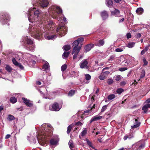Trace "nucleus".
Wrapping results in <instances>:
<instances>
[{"instance_id": "nucleus-47", "label": "nucleus", "mask_w": 150, "mask_h": 150, "mask_svg": "<svg viewBox=\"0 0 150 150\" xmlns=\"http://www.w3.org/2000/svg\"><path fill=\"white\" fill-rule=\"evenodd\" d=\"M142 110L144 111V112L145 113H146L148 110V108H147L146 105L143 106L142 108Z\"/></svg>"}, {"instance_id": "nucleus-10", "label": "nucleus", "mask_w": 150, "mask_h": 150, "mask_svg": "<svg viewBox=\"0 0 150 150\" xmlns=\"http://www.w3.org/2000/svg\"><path fill=\"white\" fill-rule=\"evenodd\" d=\"M56 11L57 13L55 15L54 14L53 15L52 17L56 19L57 18V15L58 14H60L62 13V9L59 7H57Z\"/></svg>"}, {"instance_id": "nucleus-24", "label": "nucleus", "mask_w": 150, "mask_h": 150, "mask_svg": "<svg viewBox=\"0 0 150 150\" xmlns=\"http://www.w3.org/2000/svg\"><path fill=\"white\" fill-rule=\"evenodd\" d=\"M80 50V48L78 49L75 50V51L74 52V55L73 59H75L77 57V55L79 53Z\"/></svg>"}, {"instance_id": "nucleus-20", "label": "nucleus", "mask_w": 150, "mask_h": 150, "mask_svg": "<svg viewBox=\"0 0 150 150\" xmlns=\"http://www.w3.org/2000/svg\"><path fill=\"white\" fill-rule=\"evenodd\" d=\"M106 4L109 7L111 8L113 6V2L112 0H105Z\"/></svg>"}, {"instance_id": "nucleus-55", "label": "nucleus", "mask_w": 150, "mask_h": 150, "mask_svg": "<svg viewBox=\"0 0 150 150\" xmlns=\"http://www.w3.org/2000/svg\"><path fill=\"white\" fill-rule=\"evenodd\" d=\"M17 66L18 67L21 69H24L23 66L20 63H19Z\"/></svg>"}, {"instance_id": "nucleus-5", "label": "nucleus", "mask_w": 150, "mask_h": 150, "mask_svg": "<svg viewBox=\"0 0 150 150\" xmlns=\"http://www.w3.org/2000/svg\"><path fill=\"white\" fill-rule=\"evenodd\" d=\"M37 2L39 6L43 8L47 7L49 4L48 0H38Z\"/></svg>"}, {"instance_id": "nucleus-21", "label": "nucleus", "mask_w": 150, "mask_h": 150, "mask_svg": "<svg viewBox=\"0 0 150 150\" xmlns=\"http://www.w3.org/2000/svg\"><path fill=\"white\" fill-rule=\"evenodd\" d=\"M136 12L138 15H141L144 12V10L142 8H139L136 10Z\"/></svg>"}, {"instance_id": "nucleus-22", "label": "nucleus", "mask_w": 150, "mask_h": 150, "mask_svg": "<svg viewBox=\"0 0 150 150\" xmlns=\"http://www.w3.org/2000/svg\"><path fill=\"white\" fill-rule=\"evenodd\" d=\"M49 64L48 62H46L43 65L42 69L43 70V71H46L47 70L48 68L49 67Z\"/></svg>"}, {"instance_id": "nucleus-43", "label": "nucleus", "mask_w": 150, "mask_h": 150, "mask_svg": "<svg viewBox=\"0 0 150 150\" xmlns=\"http://www.w3.org/2000/svg\"><path fill=\"white\" fill-rule=\"evenodd\" d=\"M107 105H105L103 106L102 108L101 109V112H104L107 109Z\"/></svg>"}, {"instance_id": "nucleus-16", "label": "nucleus", "mask_w": 150, "mask_h": 150, "mask_svg": "<svg viewBox=\"0 0 150 150\" xmlns=\"http://www.w3.org/2000/svg\"><path fill=\"white\" fill-rule=\"evenodd\" d=\"M93 46L94 45L92 44H89L86 45L84 48L86 52L89 51Z\"/></svg>"}, {"instance_id": "nucleus-9", "label": "nucleus", "mask_w": 150, "mask_h": 150, "mask_svg": "<svg viewBox=\"0 0 150 150\" xmlns=\"http://www.w3.org/2000/svg\"><path fill=\"white\" fill-rule=\"evenodd\" d=\"M34 36L37 39L40 38L42 35V33L38 29H35L33 32Z\"/></svg>"}, {"instance_id": "nucleus-53", "label": "nucleus", "mask_w": 150, "mask_h": 150, "mask_svg": "<svg viewBox=\"0 0 150 150\" xmlns=\"http://www.w3.org/2000/svg\"><path fill=\"white\" fill-rule=\"evenodd\" d=\"M69 145L70 148H74V145L73 143H71L70 142L69 143Z\"/></svg>"}, {"instance_id": "nucleus-48", "label": "nucleus", "mask_w": 150, "mask_h": 150, "mask_svg": "<svg viewBox=\"0 0 150 150\" xmlns=\"http://www.w3.org/2000/svg\"><path fill=\"white\" fill-rule=\"evenodd\" d=\"M27 49L28 50L32 51L34 50V47L33 46H31L30 47V46L29 47H27Z\"/></svg>"}, {"instance_id": "nucleus-6", "label": "nucleus", "mask_w": 150, "mask_h": 150, "mask_svg": "<svg viewBox=\"0 0 150 150\" xmlns=\"http://www.w3.org/2000/svg\"><path fill=\"white\" fill-rule=\"evenodd\" d=\"M33 9L31 10L30 12L28 14L29 19H30L31 18L30 17L31 16V13H33L35 18H38L39 17V16L40 14V12L38 10H37L35 11V8H33Z\"/></svg>"}, {"instance_id": "nucleus-8", "label": "nucleus", "mask_w": 150, "mask_h": 150, "mask_svg": "<svg viewBox=\"0 0 150 150\" xmlns=\"http://www.w3.org/2000/svg\"><path fill=\"white\" fill-rule=\"evenodd\" d=\"M79 44V42L76 40L73 43H72V47H74L73 50L72 52V54H73L74 53V52L76 50L80 48V50L81 49V46H80L79 47H77Z\"/></svg>"}, {"instance_id": "nucleus-45", "label": "nucleus", "mask_w": 150, "mask_h": 150, "mask_svg": "<svg viewBox=\"0 0 150 150\" xmlns=\"http://www.w3.org/2000/svg\"><path fill=\"white\" fill-rule=\"evenodd\" d=\"M143 61L144 63L143 64V66H145L148 64V62L146 60V59L145 58H144L143 59Z\"/></svg>"}, {"instance_id": "nucleus-11", "label": "nucleus", "mask_w": 150, "mask_h": 150, "mask_svg": "<svg viewBox=\"0 0 150 150\" xmlns=\"http://www.w3.org/2000/svg\"><path fill=\"white\" fill-rule=\"evenodd\" d=\"M88 62L86 59L83 60L80 64V68L83 69L87 67Z\"/></svg>"}, {"instance_id": "nucleus-37", "label": "nucleus", "mask_w": 150, "mask_h": 150, "mask_svg": "<svg viewBox=\"0 0 150 150\" xmlns=\"http://www.w3.org/2000/svg\"><path fill=\"white\" fill-rule=\"evenodd\" d=\"M67 68V65L66 64H64L61 67V70L62 71H64L66 70Z\"/></svg>"}, {"instance_id": "nucleus-7", "label": "nucleus", "mask_w": 150, "mask_h": 150, "mask_svg": "<svg viewBox=\"0 0 150 150\" xmlns=\"http://www.w3.org/2000/svg\"><path fill=\"white\" fill-rule=\"evenodd\" d=\"M52 108L51 110L53 111H59L61 108V107L59 105L57 102H54L52 105Z\"/></svg>"}, {"instance_id": "nucleus-44", "label": "nucleus", "mask_w": 150, "mask_h": 150, "mask_svg": "<svg viewBox=\"0 0 150 150\" xmlns=\"http://www.w3.org/2000/svg\"><path fill=\"white\" fill-rule=\"evenodd\" d=\"M115 56V55H112L110 56L109 58L108 59V61H110L114 60Z\"/></svg>"}, {"instance_id": "nucleus-49", "label": "nucleus", "mask_w": 150, "mask_h": 150, "mask_svg": "<svg viewBox=\"0 0 150 150\" xmlns=\"http://www.w3.org/2000/svg\"><path fill=\"white\" fill-rule=\"evenodd\" d=\"M107 82L109 85H111L113 83V81L112 79H108V80Z\"/></svg>"}, {"instance_id": "nucleus-4", "label": "nucleus", "mask_w": 150, "mask_h": 150, "mask_svg": "<svg viewBox=\"0 0 150 150\" xmlns=\"http://www.w3.org/2000/svg\"><path fill=\"white\" fill-rule=\"evenodd\" d=\"M57 31L62 36L66 34L67 29L63 26H59L57 30Z\"/></svg>"}, {"instance_id": "nucleus-23", "label": "nucleus", "mask_w": 150, "mask_h": 150, "mask_svg": "<svg viewBox=\"0 0 150 150\" xmlns=\"http://www.w3.org/2000/svg\"><path fill=\"white\" fill-rule=\"evenodd\" d=\"M25 40L27 44L28 45H32L33 43V41L30 38H29L28 36L25 38Z\"/></svg>"}, {"instance_id": "nucleus-29", "label": "nucleus", "mask_w": 150, "mask_h": 150, "mask_svg": "<svg viewBox=\"0 0 150 150\" xmlns=\"http://www.w3.org/2000/svg\"><path fill=\"white\" fill-rule=\"evenodd\" d=\"M57 143V141L56 140H55L53 139H51L50 140V144L52 145H55Z\"/></svg>"}, {"instance_id": "nucleus-40", "label": "nucleus", "mask_w": 150, "mask_h": 150, "mask_svg": "<svg viewBox=\"0 0 150 150\" xmlns=\"http://www.w3.org/2000/svg\"><path fill=\"white\" fill-rule=\"evenodd\" d=\"M115 97L114 94H110L108 97V99L109 100H112Z\"/></svg>"}, {"instance_id": "nucleus-57", "label": "nucleus", "mask_w": 150, "mask_h": 150, "mask_svg": "<svg viewBox=\"0 0 150 150\" xmlns=\"http://www.w3.org/2000/svg\"><path fill=\"white\" fill-rule=\"evenodd\" d=\"M127 38L129 39L131 38V34L130 33H128L126 34Z\"/></svg>"}, {"instance_id": "nucleus-35", "label": "nucleus", "mask_w": 150, "mask_h": 150, "mask_svg": "<svg viewBox=\"0 0 150 150\" xmlns=\"http://www.w3.org/2000/svg\"><path fill=\"white\" fill-rule=\"evenodd\" d=\"M145 71L144 70H142L141 72V74L140 75V78L142 79L145 76Z\"/></svg>"}, {"instance_id": "nucleus-64", "label": "nucleus", "mask_w": 150, "mask_h": 150, "mask_svg": "<svg viewBox=\"0 0 150 150\" xmlns=\"http://www.w3.org/2000/svg\"><path fill=\"white\" fill-rule=\"evenodd\" d=\"M124 20V18H122V19H121L119 21V23H121L123 22Z\"/></svg>"}, {"instance_id": "nucleus-18", "label": "nucleus", "mask_w": 150, "mask_h": 150, "mask_svg": "<svg viewBox=\"0 0 150 150\" xmlns=\"http://www.w3.org/2000/svg\"><path fill=\"white\" fill-rule=\"evenodd\" d=\"M102 116H98L97 115L93 117L90 121V123L91 124L93 121H97L102 118Z\"/></svg>"}, {"instance_id": "nucleus-38", "label": "nucleus", "mask_w": 150, "mask_h": 150, "mask_svg": "<svg viewBox=\"0 0 150 150\" xmlns=\"http://www.w3.org/2000/svg\"><path fill=\"white\" fill-rule=\"evenodd\" d=\"M124 91V90L122 88H118L116 91V92L119 94H121Z\"/></svg>"}, {"instance_id": "nucleus-58", "label": "nucleus", "mask_w": 150, "mask_h": 150, "mask_svg": "<svg viewBox=\"0 0 150 150\" xmlns=\"http://www.w3.org/2000/svg\"><path fill=\"white\" fill-rule=\"evenodd\" d=\"M141 36V35L140 33H138L137 34L136 37L137 38H140Z\"/></svg>"}, {"instance_id": "nucleus-54", "label": "nucleus", "mask_w": 150, "mask_h": 150, "mask_svg": "<svg viewBox=\"0 0 150 150\" xmlns=\"http://www.w3.org/2000/svg\"><path fill=\"white\" fill-rule=\"evenodd\" d=\"M55 36L54 35H49L47 36V39L48 40L52 39L54 38V37Z\"/></svg>"}, {"instance_id": "nucleus-46", "label": "nucleus", "mask_w": 150, "mask_h": 150, "mask_svg": "<svg viewBox=\"0 0 150 150\" xmlns=\"http://www.w3.org/2000/svg\"><path fill=\"white\" fill-rule=\"evenodd\" d=\"M12 62L16 66H17L19 63L17 62L15 58H13L12 59Z\"/></svg>"}, {"instance_id": "nucleus-39", "label": "nucleus", "mask_w": 150, "mask_h": 150, "mask_svg": "<svg viewBox=\"0 0 150 150\" xmlns=\"http://www.w3.org/2000/svg\"><path fill=\"white\" fill-rule=\"evenodd\" d=\"M85 79L87 80H90L91 79V76L88 74H85Z\"/></svg>"}, {"instance_id": "nucleus-1", "label": "nucleus", "mask_w": 150, "mask_h": 150, "mask_svg": "<svg viewBox=\"0 0 150 150\" xmlns=\"http://www.w3.org/2000/svg\"><path fill=\"white\" fill-rule=\"evenodd\" d=\"M45 128L44 129V130H43V133L42 134L44 136V138H46L47 137H50L52 135L53 133V127L50 125H47V127L45 126Z\"/></svg>"}, {"instance_id": "nucleus-25", "label": "nucleus", "mask_w": 150, "mask_h": 150, "mask_svg": "<svg viewBox=\"0 0 150 150\" xmlns=\"http://www.w3.org/2000/svg\"><path fill=\"white\" fill-rule=\"evenodd\" d=\"M75 92L76 91L74 90H71L68 93V96L70 97L73 96L75 93Z\"/></svg>"}, {"instance_id": "nucleus-60", "label": "nucleus", "mask_w": 150, "mask_h": 150, "mask_svg": "<svg viewBox=\"0 0 150 150\" xmlns=\"http://www.w3.org/2000/svg\"><path fill=\"white\" fill-rule=\"evenodd\" d=\"M11 137V135L9 134H8L6 135L5 137V139H7L8 138H9Z\"/></svg>"}, {"instance_id": "nucleus-27", "label": "nucleus", "mask_w": 150, "mask_h": 150, "mask_svg": "<svg viewBox=\"0 0 150 150\" xmlns=\"http://www.w3.org/2000/svg\"><path fill=\"white\" fill-rule=\"evenodd\" d=\"M149 46H146L145 48L144 49L142 50L140 54L141 55H143L144 54L145 52H146L148 49Z\"/></svg>"}, {"instance_id": "nucleus-59", "label": "nucleus", "mask_w": 150, "mask_h": 150, "mask_svg": "<svg viewBox=\"0 0 150 150\" xmlns=\"http://www.w3.org/2000/svg\"><path fill=\"white\" fill-rule=\"evenodd\" d=\"M75 125L77 126L81 125V123L79 121L76 122V123Z\"/></svg>"}, {"instance_id": "nucleus-33", "label": "nucleus", "mask_w": 150, "mask_h": 150, "mask_svg": "<svg viewBox=\"0 0 150 150\" xmlns=\"http://www.w3.org/2000/svg\"><path fill=\"white\" fill-rule=\"evenodd\" d=\"M78 41L79 42V44H81V45L82 44V42L84 40V38H80L78 39L77 40H76Z\"/></svg>"}, {"instance_id": "nucleus-19", "label": "nucleus", "mask_w": 150, "mask_h": 150, "mask_svg": "<svg viewBox=\"0 0 150 150\" xmlns=\"http://www.w3.org/2000/svg\"><path fill=\"white\" fill-rule=\"evenodd\" d=\"M105 44V41L104 39L99 40L98 41L96 44V46L98 47L102 46L104 45Z\"/></svg>"}, {"instance_id": "nucleus-62", "label": "nucleus", "mask_w": 150, "mask_h": 150, "mask_svg": "<svg viewBox=\"0 0 150 150\" xmlns=\"http://www.w3.org/2000/svg\"><path fill=\"white\" fill-rule=\"evenodd\" d=\"M90 111V110L89 109H88V110L85 111H84L83 113L84 114L85 113H88Z\"/></svg>"}, {"instance_id": "nucleus-3", "label": "nucleus", "mask_w": 150, "mask_h": 150, "mask_svg": "<svg viewBox=\"0 0 150 150\" xmlns=\"http://www.w3.org/2000/svg\"><path fill=\"white\" fill-rule=\"evenodd\" d=\"M109 67H105L103 68L100 75L99 76V78L100 80H104L107 77L108 75L110 74V72L108 71H105L106 70L109 69Z\"/></svg>"}, {"instance_id": "nucleus-61", "label": "nucleus", "mask_w": 150, "mask_h": 150, "mask_svg": "<svg viewBox=\"0 0 150 150\" xmlns=\"http://www.w3.org/2000/svg\"><path fill=\"white\" fill-rule=\"evenodd\" d=\"M4 109V107L2 105H1L0 106V113L1 112V111Z\"/></svg>"}, {"instance_id": "nucleus-41", "label": "nucleus", "mask_w": 150, "mask_h": 150, "mask_svg": "<svg viewBox=\"0 0 150 150\" xmlns=\"http://www.w3.org/2000/svg\"><path fill=\"white\" fill-rule=\"evenodd\" d=\"M69 52H65L64 53L63 56L65 57H67L69 54Z\"/></svg>"}, {"instance_id": "nucleus-31", "label": "nucleus", "mask_w": 150, "mask_h": 150, "mask_svg": "<svg viewBox=\"0 0 150 150\" xmlns=\"http://www.w3.org/2000/svg\"><path fill=\"white\" fill-rule=\"evenodd\" d=\"M5 69L8 72H11L12 70V69L9 65L8 64L6 65Z\"/></svg>"}, {"instance_id": "nucleus-12", "label": "nucleus", "mask_w": 150, "mask_h": 150, "mask_svg": "<svg viewBox=\"0 0 150 150\" xmlns=\"http://www.w3.org/2000/svg\"><path fill=\"white\" fill-rule=\"evenodd\" d=\"M111 15L115 17H119L120 16V11L118 9H115L114 11H111Z\"/></svg>"}, {"instance_id": "nucleus-63", "label": "nucleus", "mask_w": 150, "mask_h": 150, "mask_svg": "<svg viewBox=\"0 0 150 150\" xmlns=\"http://www.w3.org/2000/svg\"><path fill=\"white\" fill-rule=\"evenodd\" d=\"M96 107V105L95 104H94L93 106V107L91 108V110H92L93 109H94L95 107Z\"/></svg>"}, {"instance_id": "nucleus-13", "label": "nucleus", "mask_w": 150, "mask_h": 150, "mask_svg": "<svg viewBox=\"0 0 150 150\" xmlns=\"http://www.w3.org/2000/svg\"><path fill=\"white\" fill-rule=\"evenodd\" d=\"M134 137V136L132 133H129L128 134H126L124 136L123 138V139L124 140H126L127 139L129 140L133 139Z\"/></svg>"}, {"instance_id": "nucleus-26", "label": "nucleus", "mask_w": 150, "mask_h": 150, "mask_svg": "<svg viewBox=\"0 0 150 150\" xmlns=\"http://www.w3.org/2000/svg\"><path fill=\"white\" fill-rule=\"evenodd\" d=\"M71 47L69 45H66L64 46L63 47V49L65 51H68L70 50Z\"/></svg>"}, {"instance_id": "nucleus-51", "label": "nucleus", "mask_w": 150, "mask_h": 150, "mask_svg": "<svg viewBox=\"0 0 150 150\" xmlns=\"http://www.w3.org/2000/svg\"><path fill=\"white\" fill-rule=\"evenodd\" d=\"M127 69L126 67H122L119 68V70L121 71H123Z\"/></svg>"}, {"instance_id": "nucleus-32", "label": "nucleus", "mask_w": 150, "mask_h": 150, "mask_svg": "<svg viewBox=\"0 0 150 150\" xmlns=\"http://www.w3.org/2000/svg\"><path fill=\"white\" fill-rule=\"evenodd\" d=\"M135 43L134 42H130L128 43L127 47L129 48H131L134 46Z\"/></svg>"}, {"instance_id": "nucleus-52", "label": "nucleus", "mask_w": 150, "mask_h": 150, "mask_svg": "<svg viewBox=\"0 0 150 150\" xmlns=\"http://www.w3.org/2000/svg\"><path fill=\"white\" fill-rule=\"evenodd\" d=\"M121 79L120 76L119 75H117L115 77V79L117 81H119Z\"/></svg>"}, {"instance_id": "nucleus-34", "label": "nucleus", "mask_w": 150, "mask_h": 150, "mask_svg": "<svg viewBox=\"0 0 150 150\" xmlns=\"http://www.w3.org/2000/svg\"><path fill=\"white\" fill-rule=\"evenodd\" d=\"M8 119L9 121H11L15 119V117L11 115H9L8 116Z\"/></svg>"}, {"instance_id": "nucleus-28", "label": "nucleus", "mask_w": 150, "mask_h": 150, "mask_svg": "<svg viewBox=\"0 0 150 150\" xmlns=\"http://www.w3.org/2000/svg\"><path fill=\"white\" fill-rule=\"evenodd\" d=\"M17 101V99L15 97H11L10 98V101L12 103H15Z\"/></svg>"}, {"instance_id": "nucleus-17", "label": "nucleus", "mask_w": 150, "mask_h": 150, "mask_svg": "<svg viewBox=\"0 0 150 150\" xmlns=\"http://www.w3.org/2000/svg\"><path fill=\"white\" fill-rule=\"evenodd\" d=\"M138 117H137V118L135 119V121L136 122L135 123H134V125L133 126H131V127L132 128H137L138 127H139L140 125V122L138 121Z\"/></svg>"}, {"instance_id": "nucleus-42", "label": "nucleus", "mask_w": 150, "mask_h": 150, "mask_svg": "<svg viewBox=\"0 0 150 150\" xmlns=\"http://www.w3.org/2000/svg\"><path fill=\"white\" fill-rule=\"evenodd\" d=\"M87 130L86 129H84L81 132V135L82 136H84L86 135L87 133Z\"/></svg>"}, {"instance_id": "nucleus-14", "label": "nucleus", "mask_w": 150, "mask_h": 150, "mask_svg": "<svg viewBox=\"0 0 150 150\" xmlns=\"http://www.w3.org/2000/svg\"><path fill=\"white\" fill-rule=\"evenodd\" d=\"M22 100H23L24 103L27 106L31 107L33 106V104L30 102V100H28L27 98H23Z\"/></svg>"}, {"instance_id": "nucleus-30", "label": "nucleus", "mask_w": 150, "mask_h": 150, "mask_svg": "<svg viewBox=\"0 0 150 150\" xmlns=\"http://www.w3.org/2000/svg\"><path fill=\"white\" fill-rule=\"evenodd\" d=\"M73 127V124H71L67 128V133L69 134L70 132Z\"/></svg>"}, {"instance_id": "nucleus-2", "label": "nucleus", "mask_w": 150, "mask_h": 150, "mask_svg": "<svg viewBox=\"0 0 150 150\" xmlns=\"http://www.w3.org/2000/svg\"><path fill=\"white\" fill-rule=\"evenodd\" d=\"M9 16L6 13H2L0 14V21L3 25L7 24L9 21Z\"/></svg>"}, {"instance_id": "nucleus-56", "label": "nucleus", "mask_w": 150, "mask_h": 150, "mask_svg": "<svg viewBox=\"0 0 150 150\" xmlns=\"http://www.w3.org/2000/svg\"><path fill=\"white\" fill-rule=\"evenodd\" d=\"M123 51V50L121 48H117L115 49V51L116 52H121Z\"/></svg>"}, {"instance_id": "nucleus-50", "label": "nucleus", "mask_w": 150, "mask_h": 150, "mask_svg": "<svg viewBox=\"0 0 150 150\" xmlns=\"http://www.w3.org/2000/svg\"><path fill=\"white\" fill-rule=\"evenodd\" d=\"M45 23H43V24H44L45 25H47V24H48V25H50H50H52V24H53V22L52 21H47V23H46V22H45Z\"/></svg>"}, {"instance_id": "nucleus-36", "label": "nucleus", "mask_w": 150, "mask_h": 150, "mask_svg": "<svg viewBox=\"0 0 150 150\" xmlns=\"http://www.w3.org/2000/svg\"><path fill=\"white\" fill-rule=\"evenodd\" d=\"M145 147V144L143 143L140 145L137 148V149L139 150H141L143 149Z\"/></svg>"}, {"instance_id": "nucleus-15", "label": "nucleus", "mask_w": 150, "mask_h": 150, "mask_svg": "<svg viewBox=\"0 0 150 150\" xmlns=\"http://www.w3.org/2000/svg\"><path fill=\"white\" fill-rule=\"evenodd\" d=\"M100 15L103 20L107 18L108 15L107 11H104L100 13Z\"/></svg>"}]
</instances>
